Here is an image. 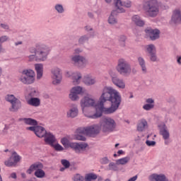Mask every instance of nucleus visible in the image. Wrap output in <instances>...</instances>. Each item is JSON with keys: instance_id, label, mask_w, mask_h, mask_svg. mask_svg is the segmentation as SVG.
Listing matches in <instances>:
<instances>
[{"instance_id": "63", "label": "nucleus", "mask_w": 181, "mask_h": 181, "mask_svg": "<svg viewBox=\"0 0 181 181\" xmlns=\"http://www.w3.org/2000/svg\"><path fill=\"white\" fill-rule=\"evenodd\" d=\"M64 169H66L65 167H64V168H60V172H64Z\"/></svg>"}, {"instance_id": "58", "label": "nucleus", "mask_w": 181, "mask_h": 181, "mask_svg": "<svg viewBox=\"0 0 181 181\" xmlns=\"http://www.w3.org/2000/svg\"><path fill=\"white\" fill-rule=\"evenodd\" d=\"M117 153H118V155H122V154H124V151H122V150H119V151H117Z\"/></svg>"}, {"instance_id": "4", "label": "nucleus", "mask_w": 181, "mask_h": 181, "mask_svg": "<svg viewBox=\"0 0 181 181\" xmlns=\"http://www.w3.org/2000/svg\"><path fill=\"white\" fill-rule=\"evenodd\" d=\"M144 8L148 16L155 18L159 13V3L158 0H149L146 2Z\"/></svg>"}, {"instance_id": "59", "label": "nucleus", "mask_w": 181, "mask_h": 181, "mask_svg": "<svg viewBox=\"0 0 181 181\" xmlns=\"http://www.w3.org/2000/svg\"><path fill=\"white\" fill-rule=\"evenodd\" d=\"M16 46H19V45H22V41H19L18 42H15Z\"/></svg>"}, {"instance_id": "55", "label": "nucleus", "mask_w": 181, "mask_h": 181, "mask_svg": "<svg viewBox=\"0 0 181 181\" xmlns=\"http://www.w3.org/2000/svg\"><path fill=\"white\" fill-rule=\"evenodd\" d=\"M11 177H12L13 179H16V173H11Z\"/></svg>"}, {"instance_id": "28", "label": "nucleus", "mask_w": 181, "mask_h": 181, "mask_svg": "<svg viewBox=\"0 0 181 181\" xmlns=\"http://www.w3.org/2000/svg\"><path fill=\"white\" fill-rule=\"evenodd\" d=\"M132 22L137 26H144V25H145V22L141 19L139 16L136 15L132 17Z\"/></svg>"}, {"instance_id": "61", "label": "nucleus", "mask_w": 181, "mask_h": 181, "mask_svg": "<svg viewBox=\"0 0 181 181\" xmlns=\"http://www.w3.org/2000/svg\"><path fill=\"white\" fill-rule=\"evenodd\" d=\"M107 4H111L112 0H105Z\"/></svg>"}, {"instance_id": "30", "label": "nucleus", "mask_w": 181, "mask_h": 181, "mask_svg": "<svg viewBox=\"0 0 181 181\" xmlns=\"http://www.w3.org/2000/svg\"><path fill=\"white\" fill-rule=\"evenodd\" d=\"M131 160V158L129 156H126L124 158L118 159L116 160V164L117 165H127Z\"/></svg>"}, {"instance_id": "6", "label": "nucleus", "mask_w": 181, "mask_h": 181, "mask_svg": "<svg viewBox=\"0 0 181 181\" xmlns=\"http://www.w3.org/2000/svg\"><path fill=\"white\" fill-rule=\"evenodd\" d=\"M116 70L119 74L127 76L131 73V64L124 59H119L117 62Z\"/></svg>"}, {"instance_id": "22", "label": "nucleus", "mask_w": 181, "mask_h": 181, "mask_svg": "<svg viewBox=\"0 0 181 181\" xmlns=\"http://www.w3.org/2000/svg\"><path fill=\"white\" fill-rule=\"evenodd\" d=\"M77 115H78V108H77V106L71 107L66 112V117L68 118H76Z\"/></svg>"}, {"instance_id": "51", "label": "nucleus", "mask_w": 181, "mask_h": 181, "mask_svg": "<svg viewBox=\"0 0 181 181\" xmlns=\"http://www.w3.org/2000/svg\"><path fill=\"white\" fill-rule=\"evenodd\" d=\"M1 28H2L3 29H6V30H8L9 29V25H8L7 24H5V23H1L0 25Z\"/></svg>"}, {"instance_id": "17", "label": "nucleus", "mask_w": 181, "mask_h": 181, "mask_svg": "<svg viewBox=\"0 0 181 181\" xmlns=\"http://www.w3.org/2000/svg\"><path fill=\"white\" fill-rule=\"evenodd\" d=\"M44 137L45 142L47 144V145L52 146L53 144L56 143V137L50 132H46L45 134H44Z\"/></svg>"}, {"instance_id": "3", "label": "nucleus", "mask_w": 181, "mask_h": 181, "mask_svg": "<svg viewBox=\"0 0 181 181\" xmlns=\"http://www.w3.org/2000/svg\"><path fill=\"white\" fill-rule=\"evenodd\" d=\"M35 47L37 48V54H33L28 57L30 62H45L50 53V47L45 44H37Z\"/></svg>"}, {"instance_id": "50", "label": "nucleus", "mask_w": 181, "mask_h": 181, "mask_svg": "<svg viewBox=\"0 0 181 181\" xmlns=\"http://www.w3.org/2000/svg\"><path fill=\"white\" fill-rule=\"evenodd\" d=\"M8 39L9 37H8V36L6 35L1 36L0 37V42L4 43V42H6V40H8Z\"/></svg>"}, {"instance_id": "33", "label": "nucleus", "mask_w": 181, "mask_h": 181, "mask_svg": "<svg viewBox=\"0 0 181 181\" xmlns=\"http://www.w3.org/2000/svg\"><path fill=\"white\" fill-rule=\"evenodd\" d=\"M23 121L27 125H37V122L32 118H24Z\"/></svg>"}, {"instance_id": "26", "label": "nucleus", "mask_w": 181, "mask_h": 181, "mask_svg": "<svg viewBox=\"0 0 181 181\" xmlns=\"http://www.w3.org/2000/svg\"><path fill=\"white\" fill-rule=\"evenodd\" d=\"M35 67L37 71V78L40 80L43 76V65L42 64H36Z\"/></svg>"}, {"instance_id": "10", "label": "nucleus", "mask_w": 181, "mask_h": 181, "mask_svg": "<svg viewBox=\"0 0 181 181\" xmlns=\"http://www.w3.org/2000/svg\"><path fill=\"white\" fill-rule=\"evenodd\" d=\"M52 78L53 84H60L62 83V80L63 78V76L62 74V69L59 67L55 66L51 70Z\"/></svg>"}, {"instance_id": "21", "label": "nucleus", "mask_w": 181, "mask_h": 181, "mask_svg": "<svg viewBox=\"0 0 181 181\" xmlns=\"http://www.w3.org/2000/svg\"><path fill=\"white\" fill-rule=\"evenodd\" d=\"M43 169V164L41 163H35L33 165H31L28 170H27V173L28 175H32V173L34 172V170H39Z\"/></svg>"}, {"instance_id": "18", "label": "nucleus", "mask_w": 181, "mask_h": 181, "mask_svg": "<svg viewBox=\"0 0 181 181\" xmlns=\"http://www.w3.org/2000/svg\"><path fill=\"white\" fill-rule=\"evenodd\" d=\"M181 21V12L180 10H175L171 18V23L177 25V23H180Z\"/></svg>"}, {"instance_id": "57", "label": "nucleus", "mask_w": 181, "mask_h": 181, "mask_svg": "<svg viewBox=\"0 0 181 181\" xmlns=\"http://www.w3.org/2000/svg\"><path fill=\"white\" fill-rule=\"evenodd\" d=\"M75 53H76V54H78V53H81V49H75Z\"/></svg>"}, {"instance_id": "45", "label": "nucleus", "mask_w": 181, "mask_h": 181, "mask_svg": "<svg viewBox=\"0 0 181 181\" xmlns=\"http://www.w3.org/2000/svg\"><path fill=\"white\" fill-rule=\"evenodd\" d=\"M110 160H108V158L107 157L103 158L100 160V163H102V165H107V163H109Z\"/></svg>"}, {"instance_id": "42", "label": "nucleus", "mask_w": 181, "mask_h": 181, "mask_svg": "<svg viewBox=\"0 0 181 181\" xmlns=\"http://www.w3.org/2000/svg\"><path fill=\"white\" fill-rule=\"evenodd\" d=\"M55 9L56 11H57V12H59V13H63V12L64 11V9L63 8V6L58 4L55 6Z\"/></svg>"}, {"instance_id": "7", "label": "nucleus", "mask_w": 181, "mask_h": 181, "mask_svg": "<svg viewBox=\"0 0 181 181\" xmlns=\"http://www.w3.org/2000/svg\"><path fill=\"white\" fill-rule=\"evenodd\" d=\"M86 89L81 86H74L70 90L69 98L71 101H77L80 98L78 95L85 94Z\"/></svg>"}, {"instance_id": "19", "label": "nucleus", "mask_w": 181, "mask_h": 181, "mask_svg": "<svg viewBox=\"0 0 181 181\" xmlns=\"http://www.w3.org/2000/svg\"><path fill=\"white\" fill-rule=\"evenodd\" d=\"M160 128V134L162 135L163 139H168L170 138V134H169V131L168 130V127H166V124H162L159 125Z\"/></svg>"}, {"instance_id": "14", "label": "nucleus", "mask_w": 181, "mask_h": 181, "mask_svg": "<svg viewBox=\"0 0 181 181\" xmlns=\"http://www.w3.org/2000/svg\"><path fill=\"white\" fill-rule=\"evenodd\" d=\"M28 131H33L35 132V135L38 136V138H43L46 134V129H45L42 127L37 126V127H27Z\"/></svg>"}, {"instance_id": "64", "label": "nucleus", "mask_w": 181, "mask_h": 181, "mask_svg": "<svg viewBox=\"0 0 181 181\" xmlns=\"http://www.w3.org/2000/svg\"><path fill=\"white\" fill-rule=\"evenodd\" d=\"M22 177H26V175L25 173L21 174Z\"/></svg>"}, {"instance_id": "52", "label": "nucleus", "mask_w": 181, "mask_h": 181, "mask_svg": "<svg viewBox=\"0 0 181 181\" xmlns=\"http://www.w3.org/2000/svg\"><path fill=\"white\" fill-rule=\"evenodd\" d=\"M86 40H87V37H86V36L81 37L79 39V43H84V42H86Z\"/></svg>"}, {"instance_id": "1", "label": "nucleus", "mask_w": 181, "mask_h": 181, "mask_svg": "<svg viewBox=\"0 0 181 181\" xmlns=\"http://www.w3.org/2000/svg\"><path fill=\"white\" fill-rule=\"evenodd\" d=\"M121 94L111 86H105L100 98V102L87 95L80 102L81 110L88 118H100L105 114L115 112L121 105Z\"/></svg>"}, {"instance_id": "25", "label": "nucleus", "mask_w": 181, "mask_h": 181, "mask_svg": "<svg viewBox=\"0 0 181 181\" xmlns=\"http://www.w3.org/2000/svg\"><path fill=\"white\" fill-rule=\"evenodd\" d=\"M113 84L116 86V87H118V88H122L124 90L125 88V82L124 80L119 78H113V81H112Z\"/></svg>"}, {"instance_id": "37", "label": "nucleus", "mask_w": 181, "mask_h": 181, "mask_svg": "<svg viewBox=\"0 0 181 181\" xmlns=\"http://www.w3.org/2000/svg\"><path fill=\"white\" fill-rule=\"evenodd\" d=\"M51 146L52 148H54V149H55L57 152H62V151H64V148H63V146H62V145H60L59 144H52V145H51Z\"/></svg>"}, {"instance_id": "8", "label": "nucleus", "mask_w": 181, "mask_h": 181, "mask_svg": "<svg viewBox=\"0 0 181 181\" xmlns=\"http://www.w3.org/2000/svg\"><path fill=\"white\" fill-rule=\"evenodd\" d=\"M114 4L116 8L117 13H124L125 12L124 8H131L132 3L129 0H127L124 3L121 0H114Z\"/></svg>"}, {"instance_id": "49", "label": "nucleus", "mask_w": 181, "mask_h": 181, "mask_svg": "<svg viewBox=\"0 0 181 181\" xmlns=\"http://www.w3.org/2000/svg\"><path fill=\"white\" fill-rule=\"evenodd\" d=\"M150 56L151 62H156V52H153V54H150Z\"/></svg>"}, {"instance_id": "5", "label": "nucleus", "mask_w": 181, "mask_h": 181, "mask_svg": "<svg viewBox=\"0 0 181 181\" xmlns=\"http://www.w3.org/2000/svg\"><path fill=\"white\" fill-rule=\"evenodd\" d=\"M35 71L32 69H25L22 71V75L20 76V81L23 84H33L35 83Z\"/></svg>"}, {"instance_id": "29", "label": "nucleus", "mask_w": 181, "mask_h": 181, "mask_svg": "<svg viewBox=\"0 0 181 181\" xmlns=\"http://www.w3.org/2000/svg\"><path fill=\"white\" fill-rule=\"evenodd\" d=\"M83 83H85L86 86H93V84H95L96 81L94 78H91L90 76H85L83 78Z\"/></svg>"}, {"instance_id": "32", "label": "nucleus", "mask_w": 181, "mask_h": 181, "mask_svg": "<svg viewBox=\"0 0 181 181\" xmlns=\"http://www.w3.org/2000/svg\"><path fill=\"white\" fill-rule=\"evenodd\" d=\"M35 176L38 177V179H43L46 176V173L43 170H37L35 172Z\"/></svg>"}, {"instance_id": "40", "label": "nucleus", "mask_w": 181, "mask_h": 181, "mask_svg": "<svg viewBox=\"0 0 181 181\" xmlns=\"http://www.w3.org/2000/svg\"><path fill=\"white\" fill-rule=\"evenodd\" d=\"M61 163L64 166L65 169L70 168V162L67 160H62Z\"/></svg>"}, {"instance_id": "11", "label": "nucleus", "mask_w": 181, "mask_h": 181, "mask_svg": "<svg viewBox=\"0 0 181 181\" xmlns=\"http://www.w3.org/2000/svg\"><path fill=\"white\" fill-rule=\"evenodd\" d=\"M21 159H22V157L14 151L11 153V156L9 158V159L4 162V165H6L8 168L13 166L15 167L16 165H18V162H21Z\"/></svg>"}, {"instance_id": "20", "label": "nucleus", "mask_w": 181, "mask_h": 181, "mask_svg": "<svg viewBox=\"0 0 181 181\" xmlns=\"http://www.w3.org/2000/svg\"><path fill=\"white\" fill-rule=\"evenodd\" d=\"M150 181H169L163 174H152L148 177Z\"/></svg>"}, {"instance_id": "46", "label": "nucleus", "mask_w": 181, "mask_h": 181, "mask_svg": "<svg viewBox=\"0 0 181 181\" xmlns=\"http://www.w3.org/2000/svg\"><path fill=\"white\" fill-rule=\"evenodd\" d=\"M146 144L148 146H155V145L156 144V142H155L154 141H148L147 140L146 141Z\"/></svg>"}, {"instance_id": "31", "label": "nucleus", "mask_w": 181, "mask_h": 181, "mask_svg": "<svg viewBox=\"0 0 181 181\" xmlns=\"http://www.w3.org/2000/svg\"><path fill=\"white\" fill-rule=\"evenodd\" d=\"M138 62L139 66L141 67V70L143 73H146V65H145V59L142 57H139L138 58Z\"/></svg>"}, {"instance_id": "15", "label": "nucleus", "mask_w": 181, "mask_h": 181, "mask_svg": "<svg viewBox=\"0 0 181 181\" xmlns=\"http://www.w3.org/2000/svg\"><path fill=\"white\" fill-rule=\"evenodd\" d=\"M66 77H72L73 83L75 85L80 84V80H81V74L78 72L67 71L65 74Z\"/></svg>"}, {"instance_id": "56", "label": "nucleus", "mask_w": 181, "mask_h": 181, "mask_svg": "<svg viewBox=\"0 0 181 181\" xmlns=\"http://www.w3.org/2000/svg\"><path fill=\"white\" fill-rule=\"evenodd\" d=\"M177 62L178 64H181V57H177Z\"/></svg>"}, {"instance_id": "60", "label": "nucleus", "mask_w": 181, "mask_h": 181, "mask_svg": "<svg viewBox=\"0 0 181 181\" xmlns=\"http://www.w3.org/2000/svg\"><path fill=\"white\" fill-rule=\"evenodd\" d=\"M169 143H170L169 140L165 139V145H169Z\"/></svg>"}, {"instance_id": "62", "label": "nucleus", "mask_w": 181, "mask_h": 181, "mask_svg": "<svg viewBox=\"0 0 181 181\" xmlns=\"http://www.w3.org/2000/svg\"><path fill=\"white\" fill-rule=\"evenodd\" d=\"M88 15L89 18H93V13H88Z\"/></svg>"}, {"instance_id": "34", "label": "nucleus", "mask_w": 181, "mask_h": 181, "mask_svg": "<svg viewBox=\"0 0 181 181\" xmlns=\"http://www.w3.org/2000/svg\"><path fill=\"white\" fill-rule=\"evenodd\" d=\"M146 50L149 54H152L153 53H156V48H155V45H148L146 46Z\"/></svg>"}, {"instance_id": "27", "label": "nucleus", "mask_w": 181, "mask_h": 181, "mask_svg": "<svg viewBox=\"0 0 181 181\" xmlns=\"http://www.w3.org/2000/svg\"><path fill=\"white\" fill-rule=\"evenodd\" d=\"M28 105H32L33 107H39L40 105V99L37 98H31L27 100Z\"/></svg>"}, {"instance_id": "24", "label": "nucleus", "mask_w": 181, "mask_h": 181, "mask_svg": "<svg viewBox=\"0 0 181 181\" xmlns=\"http://www.w3.org/2000/svg\"><path fill=\"white\" fill-rule=\"evenodd\" d=\"M117 13H118L117 10H114L111 12V14L107 20V22L110 23V25H115L118 23V20H117V17H115L117 16Z\"/></svg>"}, {"instance_id": "23", "label": "nucleus", "mask_w": 181, "mask_h": 181, "mask_svg": "<svg viewBox=\"0 0 181 181\" xmlns=\"http://www.w3.org/2000/svg\"><path fill=\"white\" fill-rule=\"evenodd\" d=\"M146 128H148V122H146L145 119L139 120L137 124V131H139V132H142L143 131H145Z\"/></svg>"}, {"instance_id": "12", "label": "nucleus", "mask_w": 181, "mask_h": 181, "mask_svg": "<svg viewBox=\"0 0 181 181\" xmlns=\"http://www.w3.org/2000/svg\"><path fill=\"white\" fill-rule=\"evenodd\" d=\"M71 60L75 66L78 67H86L88 64V60L86 57L80 55H74L71 57Z\"/></svg>"}, {"instance_id": "41", "label": "nucleus", "mask_w": 181, "mask_h": 181, "mask_svg": "<svg viewBox=\"0 0 181 181\" xmlns=\"http://www.w3.org/2000/svg\"><path fill=\"white\" fill-rule=\"evenodd\" d=\"M125 40H127L125 35H121L119 38V42H120L122 46H125Z\"/></svg>"}, {"instance_id": "2", "label": "nucleus", "mask_w": 181, "mask_h": 181, "mask_svg": "<svg viewBox=\"0 0 181 181\" xmlns=\"http://www.w3.org/2000/svg\"><path fill=\"white\" fill-rule=\"evenodd\" d=\"M117 124L115 120L110 117H105L102 119L100 127L97 124H93L88 127H81L76 129L75 139L76 141H86V137L83 135H88L89 136H94L99 134L100 129L103 132H111L115 129Z\"/></svg>"}, {"instance_id": "13", "label": "nucleus", "mask_w": 181, "mask_h": 181, "mask_svg": "<svg viewBox=\"0 0 181 181\" xmlns=\"http://www.w3.org/2000/svg\"><path fill=\"white\" fill-rule=\"evenodd\" d=\"M88 145L86 143H71L69 144V148L73 149L76 152V153H81V152H84L86 151V148H87Z\"/></svg>"}, {"instance_id": "44", "label": "nucleus", "mask_w": 181, "mask_h": 181, "mask_svg": "<svg viewBox=\"0 0 181 181\" xmlns=\"http://www.w3.org/2000/svg\"><path fill=\"white\" fill-rule=\"evenodd\" d=\"M109 169L110 170H118V168L117 167V165L114 163H110L109 164Z\"/></svg>"}, {"instance_id": "53", "label": "nucleus", "mask_w": 181, "mask_h": 181, "mask_svg": "<svg viewBox=\"0 0 181 181\" xmlns=\"http://www.w3.org/2000/svg\"><path fill=\"white\" fill-rule=\"evenodd\" d=\"M146 102L148 104H153V103H155L154 100H153V99H152V98H148V99H147V100H146Z\"/></svg>"}, {"instance_id": "48", "label": "nucleus", "mask_w": 181, "mask_h": 181, "mask_svg": "<svg viewBox=\"0 0 181 181\" xmlns=\"http://www.w3.org/2000/svg\"><path fill=\"white\" fill-rule=\"evenodd\" d=\"M29 52H30V53H31L32 54H37V48L30 47V48L29 49Z\"/></svg>"}, {"instance_id": "35", "label": "nucleus", "mask_w": 181, "mask_h": 181, "mask_svg": "<svg viewBox=\"0 0 181 181\" xmlns=\"http://www.w3.org/2000/svg\"><path fill=\"white\" fill-rule=\"evenodd\" d=\"M95 179H97V175L93 174V173L87 174L85 176L86 181L95 180Z\"/></svg>"}, {"instance_id": "54", "label": "nucleus", "mask_w": 181, "mask_h": 181, "mask_svg": "<svg viewBox=\"0 0 181 181\" xmlns=\"http://www.w3.org/2000/svg\"><path fill=\"white\" fill-rule=\"evenodd\" d=\"M136 179H138V175H135V176L132 177L128 181H135V180H136Z\"/></svg>"}, {"instance_id": "43", "label": "nucleus", "mask_w": 181, "mask_h": 181, "mask_svg": "<svg viewBox=\"0 0 181 181\" xmlns=\"http://www.w3.org/2000/svg\"><path fill=\"white\" fill-rule=\"evenodd\" d=\"M84 177L83 176H81L80 174H76L74 177V181H83Z\"/></svg>"}, {"instance_id": "36", "label": "nucleus", "mask_w": 181, "mask_h": 181, "mask_svg": "<svg viewBox=\"0 0 181 181\" xmlns=\"http://www.w3.org/2000/svg\"><path fill=\"white\" fill-rule=\"evenodd\" d=\"M61 143L64 146V148H70V144H71L70 143V141H69V139H67L66 137L62 138L61 139Z\"/></svg>"}, {"instance_id": "38", "label": "nucleus", "mask_w": 181, "mask_h": 181, "mask_svg": "<svg viewBox=\"0 0 181 181\" xmlns=\"http://www.w3.org/2000/svg\"><path fill=\"white\" fill-rule=\"evenodd\" d=\"M108 74L110 76L112 81L114 80V78H117L118 77L117 76V72L115 71V69H110L108 71Z\"/></svg>"}, {"instance_id": "16", "label": "nucleus", "mask_w": 181, "mask_h": 181, "mask_svg": "<svg viewBox=\"0 0 181 181\" xmlns=\"http://www.w3.org/2000/svg\"><path fill=\"white\" fill-rule=\"evenodd\" d=\"M146 33L147 36L150 37L151 40H156V39H159L160 32L158 29L147 28Z\"/></svg>"}, {"instance_id": "9", "label": "nucleus", "mask_w": 181, "mask_h": 181, "mask_svg": "<svg viewBox=\"0 0 181 181\" xmlns=\"http://www.w3.org/2000/svg\"><path fill=\"white\" fill-rule=\"evenodd\" d=\"M5 98L8 103H11V108L10 109V111H18V110L21 108V100L15 98L13 95H7Z\"/></svg>"}, {"instance_id": "47", "label": "nucleus", "mask_w": 181, "mask_h": 181, "mask_svg": "<svg viewBox=\"0 0 181 181\" xmlns=\"http://www.w3.org/2000/svg\"><path fill=\"white\" fill-rule=\"evenodd\" d=\"M30 97H37V92L35 89L31 90V92L29 93Z\"/></svg>"}, {"instance_id": "39", "label": "nucleus", "mask_w": 181, "mask_h": 181, "mask_svg": "<svg viewBox=\"0 0 181 181\" xmlns=\"http://www.w3.org/2000/svg\"><path fill=\"white\" fill-rule=\"evenodd\" d=\"M155 107V105L153 104H146L143 106L144 110H146V111H149L152 110Z\"/></svg>"}]
</instances>
